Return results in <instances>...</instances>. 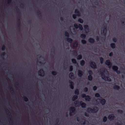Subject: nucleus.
Returning a JSON list of instances; mask_svg holds the SVG:
<instances>
[{"instance_id":"bf43d9fd","label":"nucleus","mask_w":125,"mask_h":125,"mask_svg":"<svg viewBox=\"0 0 125 125\" xmlns=\"http://www.w3.org/2000/svg\"><path fill=\"white\" fill-rule=\"evenodd\" d=\"M115 72L116 73H117L118 74H120L121 73L120 71L119 70H118Z\"/></svg>"},{"instance_id":"9b49d317","label":"nucleus","mask_w":125,"mask_h":125,"mask_svg":"<svg viewBox=\"0 0 125 125\" xmlns=\"http://www.w3.org/2000/svg\"><path fill=\"white\" fill-rule=\"evenodd\" d=\"M69 83H70V87L72 89H73L74 88V83L73 82L70 81H69Z\"/></svg>"},{"instance_id":"a18cd8bd","label":"nucleus","mask_w":125,"mask_h":125,"mask_svg":"<svg viewBox=\"0 0 125 125\" xmlns=\"http://www.w3.org/2000/svg\"><path fill=\"white\" fill-rule=\"evenodd\" d=\"M89 75H92L93 74V72L91 70H89L88 71Z\"/></svg>"},{"instance_id":"473e14b6","label":"nucleus","mask_w":125,"mask_h":125,"mask_svg":"<svg viewBox=\"0 0 125 125\" xmlns=\"http://www.w3.org/2000/svg\"><path fill=\"white\" fill-rule=\"evenodd\" d=\"M99 59L101 63V64H103L104 61V59L102 57H100L99 58Z\"/></svg>"},{"instance_id":"3c124183","label":"nucleus","mask_w":125,"mask_h":125,"mask_svg":"<svg viewBox=\"0 0 125 125\" xmlns=\"http://www.w3.org/2000/svg\"><path fill=\"white\" fill-rule=\"evenodd\" d=\"M76 16H77L76 14H73V19H75L76 18Z\"/></svg>"},{"instance_id":"bb28decb","label":"nucleus","mask_w":125,"mask_h":125,"mask_svg":"<svg viewBox=\"0 0 125 125\" xmlns=\"http://www.w3.org/2000/svg\"><path fill=\"white\" fill-rule=\"evenodd\" d=\"M74 94L77 95H79V91L78 89H77L75 90Z\"/></svg>"},{"instance_id":"2f4dec72","label":"nucleus","mask_w":125,"mask_h":125,"mask_svg":"<svg viewBox=\"0 0 125 125\" xmlns=\"http://www.w3.org/2000/svg\"><path fill=\"white\" fill-rule=\"evenodd\" d=\"M80 37L84 39L86 38V36L84 34H82L80 35Z\"/></svg>"},{"instance_id":"f704fd0d","label":"nucleus","mask_w":125,"mask_h":125,"mask_svg":"<svg viewBox=\"0 0 125 125\" xmlns=\"http://www.w3.org/2000/svg\"><path fill=\"white\" fill-rule=\"evenodd\" d=\"M107 120V118L106 116H104L103 118V122H105Z\"/></svg>"},{"instance_id":"f03ea898","label":"nucleus","mask_w":125,"mask_h":125,"mask_svg":"<svg viewBox=\"0 0 125 125\" xmlns=\"http://www.w3.org/2000/svg\"><path fill=\"white\" fill-rule=\"evenodd\" d=\"M104 71L103 72H101L100 71V73L102 78L105 81H107L108 82H110L111 81V79L110 78L106 76L105 75L104 73L105 72V70H106L105 68L104 69Z\"/></svg>"},{"instance_id":"c9c22d12","label":"nucleus","mask_w":125,"mask_h":125,"mask_svg":"<svg viewBox=\"0 0 125 125\" xmlns=\"http://www.w3.org/2000/svg\"><path fill=\"white\" fill-rule=\"evenodd\" d=\"M72 62L74 64H76L77 63L76 60L74 59H72Z\"/></svg>"},{"instance_id":"ea45409f","label":"nucleus","mask_w":125,"mask_h":125,"mask_svg":"<svg viewBox=\"0 0 125 125\" xmlns=\"http://www.w3.org/2000/svg\"><path fill=\"white\" fill-rule=\"evenodd\" d=\"M82 43L83 44H85L86 43V41L84 40H82L81 41Z\"/></svg>"},{"instance_id":"c756f323","label":"nucleus","mask_w":125,"mask_h":125,"mask_svg":"<svg viewBox=\"0 0 125 125\" xmlns=\"http://www.w3.org/2000/svg\"><path fill=\"white\" fill-rule=\"evenodd\" d=\"M82 56L81 54H79L77 56V59L78 60H80L82 58Z\"/></svg>"},{"instance_id":"412c9836","label":"nucleus","mask_w":125,"mask_h":125,"mask_svg":"<svg viewBox=\"0 0 125 125\" xmlns=\"http://www.w3.org/2000/svg\"><path fill=\"white\" fill-rule=\"evenodd\" d=\"M105 25L104 24H103L102 25V28H103V30L104 31H105L106 32L107 31V25L106 24Z\"/></svg>"},{"instance_id":"f8f14e48","label":"nucleus","mask_w":125,"mask_h":125,"mask_svg":"<svg viewBox=\"0 0 125 125\" xmlns=\"http://www.w3.org/2000/svg\"><path fill=\"white\" fill-rule=\"evenodd\" d=\"M75 108L73 106L71 107L69 109L70 112H72L73 113H74L75 112Z\"/></svg>"},{"instance_id":"052dcab7","label":"nucleus","mask_w":125,"mask_h":125,"mask_svg":"<svg viewBox=\"0 0 125 125\" xmlns=\"http://www.w3.org/2000/svg\"><path fill=\"white\" fill-rule=\"evenodd\" d=\"M52 50H53V51H52V52L54 54L55 53V48L54 47H53L52 48Z\"/></svg>"},{"instance_id":"1a4fd4ad","label":"nucleus","mask_w":125,"mask_h":125,"mask_svg":"<svg viewBox=\"0 0 125 125\" xmlns=\"http://www.w3.org/2000/svg\"><path fill=\"white\" fill-rule=\"evenodd\" d=\"M92 113H94L96 112L98 110V108L97 106L94 107L93 109H92Z\"/></svg>"},{"instance_id":"5701e85b","label":"nucleus","mask_w":125,"mask_h":125,"mask_svg":"<svg viewBox=\"0 0 125 125\" xmlns=\"http://www.w3.org/2000/svg\"><path fill=\"white\" fill-rule=\"evenodd\" d=\"M37 13L38 14V15L39 16V18H41L42 17L41 13V11L39 10H38L37 11Z\"/></svg>"},{"instance_id":"7c9ffc66","label":"nucleus","mask_w":125,"mask_h":125,"mask_svg":"<svg viewBox=\"0 0 125 125\" xmlns=\"http://www.w3.org/2000/svg\"><path fill=\"white\" fill-rule=\"evenodd\" d=\"M91 110L92 109L91 108L89 107L87 108L86 111L87 112H88V113H92Z\"/></svg>"},{"instance_id":"c03bdc74","label":"nucleus","mask_w":125,"mask_h":125,"mask_svg":"<svg viewBox=\"0 0 125 125\" xmlns=\"http://www.w3.org/2000/svg\"><path fill=\"white\" fill-rule=\"evenodd\" d=\"M88 88L87 87H85L83 89V91L84 92H86L88 91Z\"/></svg>"},{"instance_id":"774afa93","label":"nucleus","mask_w":125,"mask_h":125,"mask_svg":"<svg viewBox=\"0 0 125 125\" xmlns=\"http://www.w3.org/2000/svg\"><path fill=\"white\" fill-rule=\"evenodd\" d=\"M60 20L61 21H63V19L62 17H61L60 18Z\"/></svg>"},{"instance_id":"f3484780","label":"nucleus","mask_w":125,"mask_h":125,"mask_svg":"<svg viewBox=\"0 0 125 125\" xmlns=\"http://www.w3.org/2000/svg\"><path fill=\"white\" fill-rule=\"evenodd\" d=\"M88 41L91 43H93L95 42L94 40V39L91 38H90L89 39Z\"/></svg>"},{"instance_id":"603ef678","label":"nucleus","mask_w":125,"mask_h":125,"mask_svg":"<svg viewBox=\"0 0 125 125\" xmlns=\"http://www.w3.org/2000/svg\"><path fill=\"white\" fill-rule=\"evenodd\" d=\"M97 89V87L95 86H94L93 87V89L94 91H95Z\"/></svg>"},{"instance_id":"423d86ee","label":"nucleus","mask_w":125,"mask_h":125,"mask_svg":"<svg viewBox=\"0 0 125 125\" xmlns=\"http://www.w3.org/2000/svg\"><path fill=\"white\" fill-rule=\"evenodd\" d=\"M38 73L39 75L41 76H43L45 74L44 72L42 69H41L38 71Z\"/></svg>"},{"instance_id":"5fc2aeb1","label":"nucleus","mask_w":125,"mask_h":125,"mask_svg":"<svg viewBox=\"0 0 125 125\" xmlns=\"http://www.w3.org/2000/svg\"><path fill=\"white\" fill-rule=\"evenodd\" d=\"M121 22L122 24H124L125 22V19L124 18L123 19V20L121 21Z\"/></svg>"},{"instance_id":"7ed1b4c3","label":"nucleus","mask_w":125,"mask_h":125,"mask_svg":"<svg viewBox=\"0 0 125 125\" xmlns=\"http://www.w3.org/2000/svg\"><path fill=\"white\" fill-rule=\"evenodd\" d=\"M90 67L92 69H95L97 68L96 63L94 62H91L90 63Z\"/></svg>"},{"instance_id":"37998d69","label":"nucleus","mask_w":125,"mask_h":125,"mask_svg":"<svg viewBox=\"0 0 125 125\" xmlns=\"http://www.w3.org/2000/svg\"><path fill=\"white\" fill-rule=\"evenodd\" d=\"M113 41L114 42H116L117 41V39L115 37H114L112 39Z\"/></svg>"},{"instance_id":"2eb2a0df","label":"nucleus","mask_w":125,"mask_h":125,"mask_svg":"<svg viewBox=\"0 0 125 125\" xmlns=\"http://www.w3.org/2000/svg\"><path fill=\"white\" fill-rule=\"evenodd\" d=\"M112 69L115 72H116L118 69V67L116 66H113L112 67Z\"/></svg>"},{"instance_id":"4468645a","label":"nucleus","mask_w":125,"mask_h":125,"mask_svg":"<svg viewBox=\"0 0 125 125\" xmlns=\"http://www.w3.org/2000/svg\"><path fill=\"white\" fill-rule=\"evenodd\" d=\"M69 77L72 80L74 79V74L73 73H70L69 74Z\"/></svg>"},{"instance_id":"39448f33","label":"nucleus","mask_w":125,"mask_h":125,"mask_svg":"<svg viewBox=\"0 0 125 125\" xmlns=\"http://www.w3.org/2000/svg\"><path fill=\"white\" fill-rule=\"evenodd\" d=\"M105 63L106 65L108 66L109 68H110L112 65V63L109 60H107L106 61Z\"/></svg>"},{"instance_id":"f257e3e1","label":"nucleus","mask_w":125,"mask_h":125,"mask_svg":"<svg viewBox=\"0 0 125 125\" xmlns=\"http://www.w3.org/2000/svg\"><path fill=\"white\" fill-rule=\"evenodd\" d=\"M74 104L76 107H78L81 105L83 108H85L86 106V104L85 103L83 102L82 101H79L78 100L75 101Z\"/></svg>"},{"instance_id":"de8ad7c7","label":"nucleus","mask_w":125,"mask_h":125,"mask_svg":"<svg viewBox=\"0 0 125 125\" xmlns=\"http://www.w3.org/2000/svg\"><path fill=\"white\" fill-rule=\"evenodd\" d=\"M6 49V47L5 45H3L1 49L3 51H4Z\"/></svg>"},{"instance_id":"69168bd1","label":"nucleus","mask_w":125,"mask_h":125,"mask_svg":"<svg viewBox=\"0 0 125 125\" xmlns=\"http://www.w3.org/2000/svg\"><path fill=\"white\" fill-rule=\"evenodd\" d=\"M11 0H8V3L9 4L11 3Z\"/></svg>"},{"instance_id":"8fccbe9b","label":"nucleus","mask_w":125,"mask_h":125,"mask_svg":"<svg viewBox=\"0 0 125 125\" xmlns=\"http://www.w3.org/2000/svg\"><path fill=\"white\" fill-rule=\"evenodd\" d=\"M73 70V67L72 65L70 66V72H72Z\"/></svg>"},{"instance_id":"6e6552de","label":"nucleus","mask_w":125,"mask_h":125,"mask_svg":"<svg viewBox=\"0 0 125 125\" xmlns=\"http://www.w3.org/2000/svg\"><path fill=\"white\" fill-rule=\"evenodd\" d=\"M115 117L114 114L109 115L108 117V118L109 120H114Z\"/></svg>"},{"instance_id":"393cba45","label":"nucleus","mask_w":125,"mask_h":125,"mask_svg":"<svg viewBox=\"0 0 125 125\" xmlns=\"http://www.w3.org/2000/svg\"><path fill=\"white\" fill-rule=\"evenodd\" d=\"M18 27L19 31H20L21 29L20 27V19L18 20Z\"/></svg>"},{"instance_id":"58836bf2","label":"nucleus","mask_w":125,"mask_h":125,"mask_svg":"<svg viewBox=\"0 0 125 125\" xmlns=\"http://www.w3.org/2000/svg\"><path fill=\"white\" fill-rule=\"evenodd\" d=\"M95 96L96 97H100L102 98V97H100V94L98 93H96L95 94Z\"/></svg>"},{"instance_id":"aec40b11","label":"nucleus","mask_w":125,"mask_h":125,"mask_svg":"<svg viewBox=\"0 0 125 125\" xmlns=\"http://www.w3.org/2000/svg\"><path fill=\"white\" fill-rule=\"evenodd\" d=\"M113 88L114 89L117 90H119L120 88L119 86L117 85H114L113 87Z\"/></svg>"},{"instance_id":"e433bc0d","label":"nucleus","mask_w":125,"mask_h":125,"mask_svg":"<svg viewBox=\"0 0 125 125\" xmlns=\"http://www.w3.org/2000/svg\"><path fill=\"white\" fill-rule=\"evenodd\" d=\"M78 21L81 23H83V20L81 18H79L78 19Z\"/></svg>"},{"instance_id":"0eeeda50","label":"nucleus","mask_w":125,"mask_h":125,"mask_svg":"<svg viewBox=\"0 0 125 125\" xmlns=\"http://www.w3.org/2000/svg\"><path fill=\"white\" fill-rule=\"evenodd\" d=\"M97 100L99 101L100 103L102 105H104L106 102V100L104 99L98 98L97 99Z\"/></svg>"},{"instance_id":"cd10ccee","label":"nucleus","mask_w":125,"mask_h":125,"mask_svg":"<svg viewBox=\"0 0 125 125\" xmlns=\"http://www.w3.org/2000/svg\"><path fill=\"white\" fill-rule=\"evenodd\" d=\"M88 80L90 81H91L93 78L92 75H89L88 77Z\"/></svg>"},{"instance_id":"79ce46f5","label":"nucleus","mask_w":125,"mask_h":125,"mask_svg":"<svg viewBox=\"0 0 125 125\" xmlns=\"http://www.w3.org/2000/svg\"><path fill=\"white\" fill-rule=\"evenodd\" d=\"M65 36L68 37L69 36V33L68 32L66 31L65 33Z\"/></svg>"},{"instance_id":"0e129e2a","label":"nucleus","mask_w":125,"mask_h":125,"mask_svg":"<svg viewBox=\"0 0 125 125\" xmlns=\"http://www.w3.org/2000/svg\"><path fill=\"white\" fill-rule=\"evenodd\" d=\"M20 6L21 8H23L24 6V5L23 4L21 3L20 5Z\"/></svg>"},{"instance_id":"e2e57ef3","label":"nucleus","mask_w":125,"mask_h":125,"mask_svg":"<svg viewBox=\"0 0 125 125\" xmlns=\"http://www.w3.org/2000/svg\"><path fill=\"white\" fill-rule=\"evenodd\" d=\"M5 52H3L2 53V54H1V56H4L5 55Z\"/></svg>"},{"instance_id":"09e8293b","label":"nucleus","mask_w":125,"mask_h":125,"mask_svg":"<svg viewBox=\"0 0 125 125\" xmlns=\"http://www.w3.org/2000/svg\"><path fill=\"white\" fill-rule=\"evenodd\" d=\"M86 94H82L81 95V97L82 98H85L86 96Z\"/></svg>"},{"instance_id":"338daca9","label":"nucleus","mask_w":125,"mask_h":125,"mask_svg":"<svg viewBox=\"0 0 125 125\" xmlns=\"http://www.w3.org/2000/svg\"><path fill=\"white\" fill-rule=\"evenodd\" d=\"M115 125H122L121 124L119 123L118 122H117L115 124Z\"/></svg>"},{"instance_id":"6e6d98bb","label":"nucleus","mask_w":125,"mask_h":125,"mask_svg":"<svg viewBox=\"0 0 125 125\" xmlns=\"http://www.w3.org/2000/svg\"><path fill=\"white\" fill-rule=\"evenodd\" d=\"M113 55V53L112 52H110L109 54V56L110 57H112Z\"/></svg>"},{"instance_id":"4d7b16f0","label":"nucleus","mask_w":125,"mask_h":125,"mask_svg":"<svg viewBox=\"0 0 125 125\" xmlns=\"http://www.w3.org/2000/svg\"><path fill=\"white\" fill-rule=\"evenodd\" d=\"M96 41H99V38L98 36H97L96 37Z\"/></svg>"},{"instance_id":"dca6fc26","label":"nucleus","mask_w":125,"mask_h":125,"mask_svg":"<svg viewBox=\"0 0 125 125\" xmlns=\"http://www.w3.org/2000/svg\"><path fill=\"white\" fill-rule=\"evenodd\" d=\"M91 97L89 95H86L85 98V100L87 101H89L91 100Z\"/></svg>"},{"instance_id":"a878e982","label":"nucleus","mask_w":125,"mask_h":125,"mask_svg":"<svg viewBox=\"0 0 125 125\" xmlns=\"http://www.w3.org/2000/svg\"><path fill=\"white\" fill-rule=\"evenodd\" d=\"M85 61L83 60H82L80 62V64L82 66H83L85 64Z\"/></svg>"},{"instance_id":"72a5a7b5","label":"nucleus","mask_w":125,"mask_h":125,"mask_svg":"<svg viewBox=\"0 0 125 125\" xmlns=\"http://www.w3.org/2000/svg\"><path fill=\"white\" fill-rule=\"evenodd\" d=\"M73 53V54L74 56H77V52L75 50H73L72 51Z\"/></svg>"},{"instance_id":"6ab92c4d","label":"nucleus","mask_w":125,"mask_h":125,"mask_svg":"<svg viewBox=\"0 0 125 125\" xmlns=\"http://www.w3.org/2000/svg\"><path fill=\"white\" fill-rule=\"evenodd\" d=\"M66 40L70 43H71L73 41V40L72 39L69 38V37L66 38Z\"/></svg>"},{"instance_id":"864d4df0","label":"nucleus","mask_w":125,"mask_h":125,"mask_svg":"<svg viewBox=\"0 0 125 125\" xmlns=\"http://www.w3.org/2000/svg\"><path fill=\"white\" fill-rule=\"evenodd\" d=\"M106 32L105 31H104V30H103V31L101 32V33L102 34H104L105 35H106Z\"/></svg>"},{"instance_id":"4be33fe9","label":"nucleus","mask_w":125,"mask_h":125,"mask_svg":"<svg viewBox=\"0 0 125 125\" xmlns=\"http://www.w3.org/2000/svg\"><path fill=\"white\" fill-rule=\"evenodd\" d=\"M111 47L112 49H114L115 47V44L114 43H111L110 44Z\"/></svg>"},{"instance_id":"9d476101","label":"nucleus","mask_w":125,"mask_h":125,"mask_svg":"<svg viewBox=\"0 0 125 125\" xmlns=\"http://www.w3.org/2000/svg\"><path fill=\"white\" fill-rule=\"evenodd\" d=\"M83 72L81 70H78V75L79 77H81L83 74Z\"/></svg>"},{"instance_id":"b1692460","label":"nucleus","mask_w":125,"mask_h":125,"mask_svg":"<svg viewBox=\"0 0 125 125\" xmlns=\"http://www.w3.org/2000/svg\"><path fill=\"white\" fill-rule=\"evenodd\" d=\"M84 28L87 31H89V28L88 25H84Z\"/></svg>"},{"instance_id":"20e7f679","label":"nucleus","mask_w":125,"mask_h":125,"mask_svg":"<svg viewBox=\"0 0 125 125\" xmlns=\"http://www.w3.org/2000/svg\"><path fill=\"white\" fill-rule=\"evenodd\" d=\"M74 26L76 29H77L79 28V29L81 31H82L83 30L82 25L80 24H79L78 25L76 23H75L74 24Z\"/></svg>"},{"instance_id":"49530a36","label":"nucleus","mask_w":125,"mask_h":125,"mask_svg":"<svg viewBox=\"0 0 125 125\" xmlns=\"http://www.w3.org/2000/svg\"><path fill=\"white\" fill-rule=\"evenodd\" d=\"M117 112L118 113H120L121 114H122L123 112V111L121 110H117Z\"/></svg>"},{"instance_id":"4c0bfd02","label":"nucleus","mask_w":125,"mask_h":125,"mask_svg":"<svg viewBox=\"0 0 125 125\" xmlns=\"http://www.w3.org/2000/svg\"><path fill=\"white\" fill-rule=\"evenodd\" d=\"M23 100L25 102H27L28 101V99L26 96H24L23 97Z\"/></svg>"},{"instance_id":"680f3d73","label":"nucleus","mask_w":125,"mask_h":125,"mask_svg":"<svg viewBox=\"0 0 125 125\" xmlns=\"http://www.w3.org/2000/svg\"><path fill=\"white\" fill-rule=\"evenodd\" d=\"M84 114H85V116H87V117H89V114H88L86 113H85Z\"/></svg>"},{"instance_id":"a211bd4d","label":"nucleus","mask_w":125,"mask_h":125,"mask_svg":"<svg viewBox=\"0 0 125 125\" xmlns=\"http://www.w3.org/2000/svg\"><path fill=\"white\" fill-rule=\"evenodd\" d=\"M78 98V96L77 95H75L73 96L72 98V100L73 101H75Z\"/></svg>"},{"instance_id":"ddd939ff","label":"nucleus","mask_w":125,"mask_h":125,"mask_svg":"<svg viewBox=\"0 0 125 125\" xmlns=\"http://www.w3.org/2000/svg\"><path fill=\"white\" fill-rule=\"evenodd\" d=\"M75 13L77 16L79 17L81 15V13L77 9H76L74 11Z\"/></svg>"},{"instance_id":"a19ab883","label":"nucleus","mask_w":125,"mask_h":125,"mask_svg":"<svg viewBox=\"0 0 125 125\" xmlns=\"http://www.w3.org/2000/svg\"><path fill=\"white\" fill-rule=\"evenodd\" d=\"M52 74L53 75H57V73L55 71H52Z\"/></svg>"},{"instance_id":"c85d7f7f","label":"nucleus","mask_w":125,"mask_h":125,"mask_svg":"<svg viewBox=\"0 0 125 125\" xmlns=\"http://www.w3.org/2000/svg\"><path fill=\"white\" fill-rule=\"evenodd\" d=\"M78 45V44L77 42H75L73 44V46L74 47H77Z\"/></svg>"},{"instance_id":"13d9d810","label":"nucleus","mask_w":125,"mask_h":125,"mask_svg":"<svg viewBox=\"0 0 125 125\" xmlns=\"http://www.w3.org/2000/svg\"><path fill=\"white\" fill-rule=\"evenodd\" d=\"M16 9L18 13V14H20V11L19 9L17 7H16Z\"/></svg>"}]
</instances>
